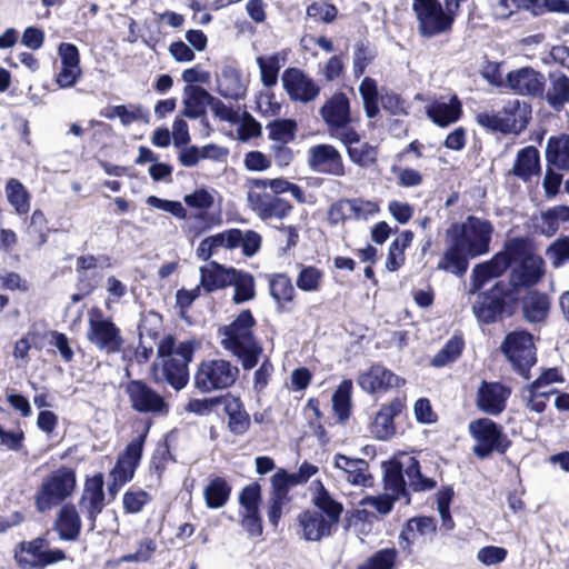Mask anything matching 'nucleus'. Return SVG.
Listing matches in <instances>:
<instances>
[{
    "instance_id": "f8f14e48",
    "label": "nucleus",
    "mask_w": 569,
    "mask_h": 569,
    "mask_svg": "<svg viewBox=\"0 0 569 569\" xmlns=\"http://www.w3.org/2000/svg\"><path fill=\"white\" fill-rule=\"evenodd\" d=\"M319 114L326 123L330 136L339 139L341 132L353 129L351 103L342 91L335 92L319 109Z\"/></svg>"
},
{
    "instance_id": "de8ad7c7",
    "label": "nucleus",
    "mask_w": 569,
    "mask_h": 569,
    "mask_svg": "<svg viewBox=\"0 0 569 569\" xmlns=\"http://www.w3.org/2000/svg\"><path fill=\"white\" fill-rule=\"evenodd\" d=\"M151 426V419L144 420L143 430L126 446L124 450L118 456L119 460H122L123 462H127L128 465L138 469L143 456L144 443Z\"/></svg>"
},
{
    "instance_id": "69168bd1",
    "label": "nucleus",
    "mask_w": 569,
    "mask_h": 569,
    "mask_svg": "<svg viewBox=\"0 0 569 569\" xmlns=\"http://www.w3.org/2000/svg\"><path fill=\"white\" fill-rule=\"evenodd\" d=\"M338 8L329 1H313L307 6V17L317 22L332 23L338 17Z\"/></svg>"
},
{
    "instance_id": "f257e3e1",
    "label": "nucleus",
    "mask_w": 569,
    "mask_h": 569,
    "mask_svg": "<svg viewBox=\"0 0 569 569\" xmlns=\"http://www.w3.org/2000/svg\"><path fill=\"white\" fill-rule=\"evenodd\" d=\"M492 234L491 221L476 216H469L462 223H452L447 230L449 244L437 269L462 277L470 259L489 252Z\"/></svg>"
},
{
    "instance_id": "9b49d317",
    "label": "nucleus",
    "mask_w": 569,
    "mask_h": 569,
    "mask_svg": "<svg viewBox=\"0 0 569 569\" xmlns=\"http://www.w3.org/2000/svg\"><path fill=\"white\" fill-rule=\"evenodd\" d=\"M359 92L362 98L363 109L369 119L376 118L379 112V101L382 108L391 116H406V101L393 91H389L379 97L378 83L371 77H365L359 86Z\"/></svg>"
},
{
    "instance_id": "4c0bfd02",
    "label": "nucleus",
    "mask_w": 569,
    "mask_h": 569,
    "mask_svg": "<svg viewBox=\"0 0 569 569\" xmlns=\"http://www.w3.org/2000/svg\"><path fill=\"white\" fill-rule=\"evenodd\" d=\"M505 121H508L511 128L510 133L519 134L522 132L530 119H531V107L519 100L509 101L500 110Z\"/></svg>"
},
{
    "instance_id": "a211bd4d",
    "label": "nucleus",
    "mask_w": 569,
    "mask_h": 569,
    "mask_svg": "<svg viewBox=\"0 0 569 569\" xmlns=\"http://www.w3.org/2000/svg\"><path fill=\"white\" fill-rule=\"evenodd\" d=\"M339 140L346 147L351 162L368 168L376 164L378 160V148L369 142L360 143L361 137L356 129L347 130L339 134Z\"/></svg>"
},
{
    "instance_id": "2eb2a0df",
    "label": "nucleus",
    "mask_w": 569,
    "mask_h": 569,
    "mask_svg": "<svg viewBox=\"0 0 569 569\" xmlns=\"http://www.w3.org/2000/svg\"><path fill=\"white\" fill-rule=\"evenodd\" d=\"M308 166L316 172L342 177L346 174L341 153L332 144L321 143L309 148Z\"/></svg>"
},
{
    "instance_id": "c85d7f7f",
    "label": "nucleus",
    "mask_w": 569,
    "mask_h": 569,
    "mask_svg": "<svg viewBox=\"0 0 569 569\" xmlns=\"http://www.w3.org/2000/svg\"><path fill=\"white\" fill-rule=\"evenodd\" d=\"M421 536L433 535L437 531V521L433 517L418 516L410 518L399 535V545L403 551L411 553L415 532Z\"/></svg>"
},
{
    "instance_id": "ddd939ff",
    "label": "nucleus",
    "mask_w": 569,
    "mask_h": 569,
    "mask_svg": "<svg viewBox=\"0 0 569 569\" xmlns=\"http://www.w3.org/2000/svg\"><path fill=\"white\" fill-rule=\"evenodd\" d=\"M196 342L187 340L179 343L176 356L163 360L162 376L164 381L176 391H180L187 387L190 373L189 363L193 359Z\"/></svg>"
},
{
    "instance_id": "39448f33",
    "label": "nucleus",
    "mask_w": 569,
    "mask_h": 569,
    "mask_svg": "<svg viewBox=\"0 0 569 569\" xmlns=\"http://www.w3.org/2000/svg\"><path fill=\"white\" fill-rule=\"evenodd\" d=\"M468 429L475 441L472 453L478 459H487L493 453L503 456L512 446L503 427L490 418L475 419Z\"/></svg>"
},
{
    "instance_id": "cd10ccee",
    "label": "nucleus",
    "mask_w": 569,
    "mask_h": 569,
    "mask_svg": "<svg viewBox=\"0 0 569 569\" xmlns=\"http://www.w3.org/2000/svg\"><path fill=\"white\" fill-rule=\"evenodd\" d=\"M426 114L435 124L446 128L460 120L463 114L462 103L457 96H453L448 103L432 101L426 107Z\"/></svg>"
},
{
    "instance_id": "f704fd0d",
    "label": "nucleus",
    "mask_w": 569,
    "mask_h": 569,
    "mask_svg": "<svg viewBox=\"0 0 569 569\" xmlns=\"http://www.w3.org/2000/svg\"><path fill=\"white\" fill-rule=\"evenodd\" d=\"M550 86L545 90L543 98L555 110H560L569 103V77L561 72L549 73Z\"/></svg>"
},
{
    "instance_id": "f03ea898",
    "label": "nucleus",
    "mask_w": 569,
    "mask_h": 569,
    "mask_svg": "<svg viewBox=\"0 0 569 569\" xmlns=\"http://www.w3.org/2000/svg\"><path fill=\"white\" fill-rule=\"evenodd\" d=\"M256 326L252 311L243 309L229 325L218 329L220 345L240 361L244 370L253 369L263 352V347L254 333Z\"/></svg>"
},
{
    "instance_id": "7ed1b4c3",
    "label": "nucleus",
    "mask_w": 569,
    "mask_h": 569,
    "mask_svg": "<svg viewBox=\"0 0 569 569\" xmlns=\"http://www.w3.org/2000/svg\"><path fill=\"white\" fill-rule=\"evenodd\" d=\"M520 303L516 286L498 280L491 288L478 291L472 312L481 325H493L516 315Z\"/></svg>"
},
{
    "instance_id": "0eeeda50",
    "label": "nucleus",
    "mask_w": 569,
    "mask_h": 569,
    "mask_svg": "<svg viewBox=\"0 0 569 569\" xmlns=\"http://www.w3.org/2000/svg\"><path fill=\"white\" fill-rule=\"evenodd\" d=\"M412 11L421 38L431 39L452 32L456 19L440 0H412Z\"/></svg>"
},
{
    "instance_id": "20e7f679",
    "label": "nucleus",
    "mask_w": 569,
    "mask_h": 569,
    "mask_svg": "<svg viewBox=\"0 0 569 569\" xmlns=\"http://www.w3.org/2000/svg\"><path fill=\"white\" fill-rule=\"evenodd\" d=\"M77 473L71 467L61 466L48 473L34 495V507L46 512L64 502L74 492Z\"/></svg>"
},
{
    "instance_id": "c9c22d12",
    "label": "nucleus",
    "mask_w": 569,
    "mask_h": 569,
    "mask_svg": "<svg viewBox=\"0 0 569 569\" xmlns=\"http://www.w3.org/2000/svg\"><path fill=\"white\" fill-rule=\"evenodd\" d=\"M184 108L181 111V116L189 119H198L204 116L206 107L209 106L211 93L200 86H187L184 88Z\"/></svg>"
},
{
    "instance_id": "bb28decb",
    "label": "nucleus",
    "mask_w": 569,
    "mask_h": 569,
    "mask_svg": "<svg viewBox=\"0 0 569 569\" xmlns=\"http://www.w3.org/2000/svg\"><path fill=\"white\" fill-rule=\"evenodd\" d=\"M53 527L61 540L76 541L79 539L82 522L73 503H64L60 508Z\"/></svg>"
},
{
    "instance_id": "b1692460",
    "label": "nucleus",
    "mask_w": 569,
    "mask_h": 569,
    "mask_svg": "<svg viewBox=\"0 0 569 569\" xmlns=\"http://www.w3.org/2000/svg\"><path fill=\"white\" fill-rule=\"evenodd\" d=\"M234 267H227L218 261H210L200 267V287L207 293H211L231 286Z\"/></svg>"
},
{
    "instance_id": "13d9d810",
    "label": "nucleus",
    "mask_w": 569,
    "mask_h": 569,
    "mask_svg": "<svg viewBox=\"0 0 569 569\" xmlns=\"http://www.w3.org/2000/svg\"><path fill=\"white\" fill-rule=\"evenodd\" d=\"M152 501V496L141 488H130L122 497V508L126 515H136Z\"/></svg>"
},
{
    "instance_id": "c03bdc74",
    "label": "nucleus",
    "mask_w": 569,
    "mask_h": 569,
    "mask_svg": "<svg viewBox=\"0 0 569 569\" xmlns=\"http://www.w3.org/2000/svg\"><path fill=\"white\" fill-rule=\"evenodd\" d=\"M231 286L234 288L233 303L239 305L254 299L256 281L250 272L236 268L231 278Z\"/></svg>"
},
{
    "instance_id": "423d86ee",
    "label": "nucleus",
    "mask_w": 569,
    "mask_h": 569,
    "mask_svg": "<svg viewBox=\"0 0 569 569\" xmlns=\"http://www.w3.org/2000/svg\"><path fill=\"white\" fill-rule=\"evenodd\" d=\"M240 370L226 359H204L193 373V387L200 393H211L231 388Z\"/></svg>"
},
{
    "instance_id": "8fccbe9b",
    "label": "nucleus",
    "mask_w": 569,
    "mask_h": 569,
    "mask_svg": "<svg viewBox=\"0 0 569 569\" xmlns=\"http://www.w3.org/2000/svg\"><path fill=\"white\" fill-rule=\"evenodd\" d=\"M405 473L409 480V488L413 492L431 491L437 487V481L426 477L421 472V466L416 457H409L405 465Z\"/></svg>"
},
{
    "instance_id": "0e129e2a",
    "label": "nucleus",
    "mask_w": 569,
    "mask_h": 569,
    "mask_svg": "<svg viewBox=\"0 0 569 569\" xmlns=\"http://www.w3.org/2000/svg\"><path fill=\"white\" fill-rule=\"evenodd\" d=\"M231 239L227 236V230L204 238L196 250L197 257L202 261L210 260L218 248L224 247L228 249V243L233 242Z\"/></svg>"
},
{
    "instance_id": "58836bf2",
    "label": "nucleus",
    "mask_w": 569,
    "mask_h": 569,
    "mask_svg": "<svg viewBox=\"0 0 569 569\" xmlns=\"http://www.w3.org/2000/svg\"><path fill=\"white\" fill-rule=\"evenodd\" d=\"M550 310V300L545 292L532 291L522 303V313L526 321L539 323L547 319Z\"/></svg>"
},
{
    "instance_id": "393cba45",
    "label": "nucleus",
    "mask_w": 569,
    "mask_h": 569,
    "mask_svg": "<svg viewBox=\"0 0 569 569\" xmlns=\"http://www.w3.org/2000/svg\"><path fill=\"white\" fill-rule=\"evenodd\" d=\"M501 253L496 252L489 260L477 263L471 273V292L480 291L491 279L501 277L508 269V262Z\"/></svg>"
},
{
    "instance_id": "338daca9",
    "label": "nucleus",
    "mask_w": 569,
    "mask_h": 569,
    "mask_svg": "<svg viewBox=\"0 0 569 569\" xmlns=\"http://www.w3.org/2000/svg\"><path fill=\"white\" fill-rule=\"evenodd\" d=\"M323 276V271L315 266L302 267L298 273L296 284L302 291H318L321 287Z\"/></svg>"
},
{
    "instance_id": "7c9ffc66",
    "label": "nucleus",
    "mask_w": 569,
    "mask_h": 569,
    "mask_svg": "<svg viewBox=\"0 0 569 569\" xmlns=\"http://www.w3.org/2000/svg\"><path fill=\"white\" fill-rule=\"evenodd\" d=\"M335 467L341 469L347 475V481L353 486H368L371 480V475L368 472L369 465L365 459L337 453Z\"/></svg>"
},
{
    "instance_id": "5fc2aeb1",
    "label": "nucleus",
    "mask_w": 569,
    "mask_h": 569,
    "mask_svg": "<svg viewBox=\"0 0 569 569\" xmlns=\"http://www.w3.org/2000/svg\"><path fill=\"white\" fill-rule=\"evenodd\" d=\"M269 139L276 143H289L295 140L297 122L293 119H276L267 124Z\"/></svg>"
},
{
    "instance_id": "e433bc0d",
    "label": "nucleus",
    "mask_w": 569,
    "mask_h": 569,
    "mask_svg": "<svg viewBox=\"0 0 569 569\" xmlns=\"http://www.w3.org/2000/svg\"><path fill=\"white\" fill-rule=\"evenodd\" d=\"M232 492V486L224 477L216 476L211 478L203 489V498L209 509H220L224 507Z\"/></svg>"
},
{
    "instance_id": "e2e57ef3",
    "label": "nucleus",
    "mask_w": 569,
    "mask_h": 569,
    "mask_svg": "<svg viewBox=\"0 0 569 569\" xmlns=\"http://www.w3.org/2000/svg\"><path fill=\"white\" fill-rule=\"evenodd\" d=\"M290 501V496H287L271 487L267 502V517L273 529L278 528L283 515V508L289 505Z\"/></svg>"
},
{
    "instance_id": "a18cd8bd",
    "label": "nucleus",
    "mask_w": 569,
    "mask_h": 569,
    "mask_svg": "<svg viewBox=\"0 0 569 569\" xmlns=\"http://www.w3.org/2000/svg\"><path fill=\"white\" fill-rule=\"evenodd\" d=\"M269 291L280 309H283L286 303L292 302L296 295L291 279L286 273L270 276Z\"/></svg>"
},
{
    "instance_id": "a19ab883",
    "label": "nucleus",
    "mask_w": 569,
    "mask_h": 569,
    "mask_svg": "<svg viewBox=\"0 0 569 569\" xmlns=\"http://www.w3.org/2000/svg\"><path fill=\"white\" fill-rule=\"evenodd\" d=\"M352 390V380L343 379L332 395V410L340 422L347 421L351 416Z\"/></svg>"
},
{
    "instance_id": "bf43d9fd",
    "label": "nucleus",
    "mask_w": 569,
    "mask_h": 569,
    "mask_svg": "<svg viewBox=\"0 0 569 569\" xmlns=\"http://www.w3.org/2000/svg\"><path fill=\"white\" fill-rule=\"evenodd\" d=\"M376 58L377 52L370 47L368 42L358 41L355 44L353 51V77L358 79L363 76L367 68L375 61Z\"/></svg>"
},
{
    "instance_id": "603ef678",
    "label": "nucleus",
    "mask_w": 569,
    "mask_h": 569,
    "mask_svg": "<svg viewBox=\"0 0 569 569\" xmlns=\"http://www.w3.org/2000/svg\"><path fill=\"white\" fill-rule=\"evenodd\" d=\"M6 193L9 203L18 214H26L30 210V193L22 182L11 178L6 183Z\"/></svg>"
},
{
    "instance_id": "774afa93",
    "label": "nucleus",
    "mask_w": 569,
    "mask_h": 569,
    "mask_svg": "<svg viewBox=\"0 0 569 569\" xmlns=\"http://www.w3.org/2000/svg\"><path fill=\"white\" fill-rule=\"evenodd\" d=\"M262 499V489L258 481L244 486L239 493V505L242 511H258Z\"/></svg>"
},
{
    "instance_id": "412c9836",
    "label": "nucleus",
    "mask_w": 569,
    "mask_h": 569,
    "mask_svg": "<svg viewBox=\"0 0 569 569\" xmlns=\"http://www.w3.org/2000/svg\"><path fill=\"white\" fill-rule=\"evenodd\" d=\"M545 274V262L540 256L529 254L519 263L518 268L511 271L510 284L517 290L521 287L530 288L536 286Z\"/></svg>"
},
{
    "instance_id": "5701e85b",
    "label": "nucleus",
    "mask_w": 569,
    "mask_h": 569,
    "mask_svg": "<svg viewBox=\"0 0 569 569\" xmlns=\"http://www.w3.org/2000/svg\"><path fill=\"white\" fill-rule=\"evenodd\" d=\"M297 520L301 528V537L307 541H320L331 536L335 527L317 510H303L298 515Z\"/></svg>"
},
{
    "instance_id": "9d476101",
    "label": "nucleus",
    "mask_w": 569,
    "mask_h": 569,
    "mask_svg": "<svg viewBox=\"0 0 569 569\" xmlns=\"http://www.w3.org/2000/svg\"><path fill=\"white\" fill-rule=\"evenodd\" d=\"M500 350L512 369L523 379L530 378V369L537 362V348L533 336L525 330H513L505 336Z\"/></svg>"
},
{
    "instance_id": "4468645a",
    "label": "nucleus",
    "mask_w": 569,
    "mask_h": 569,
    "mask_svg": "<svg viewBox=\"0 0 569 569\" xmlns=\"http://www.w3.org/2000/svg\"><path fill=\"white\" fill-rule=\"evenodd\" d=\"M505 86L516 94L542 99L546 78L532 67H521L507 73Z\"/></svg>"
},
{
    "instance_id": "2f4dec72",
    "label": "nucleus",
    "mask_w": 569,
    "mask_h": 569,
    "mask_svg": "<svg viewBox=\"0 0 569 569\" xmlns=\"http://www.w3.org/2000/svg\"><path fill=\"white\" fill-rule=\"evenodd\" d=\"M545 156L549 167L569 171V134L559 133L549 137Z\"/></svg>"
},
{
    "instance_id": "79ce46f5",
    "label": "nucleus",
    "mask_w": 569,
    "mask_h": 569,
    "mask_svg": "<svg viewBox=\"0 0 569 569\" xmlns=\"http://www.w3.org/2000/svg\"><path fill=\"white\" fill-rule=\"evenodd\" d=\"M217 91L226 99H242L246 96L247 88L241 81V73L236 69L223 70L217 81Z\"/></svg>"
},
{
    "instance_id": "aec40b11",
    "label": "nucleus",
    "mask_w": 569,
    "mask_h": 569,
    "mask_svg": "<svg viewBox=\"0 0 569 569\" xmlns=\"http://www.w3.org/2000/svg\"><path fill=\"white\" fill-rule=\"evenodd\" d=\"M507 389L500 382L482 381L477 392V407L489 415H499L506 408Z\"/></svg>"
},
{
    "instance_id": "4d7b16f0",
    "label": "nucleus",
    "mask_w": 569,
    "mask_h": 569,
    "mask_svg": "<svg viewBox=\"0 0 569 569\" xmlns=\"http://www.w3.org/2000/svg\"><path fill=\"white\" fill-rule=\"evenodd\" d=\"M303 411L305 413H307L308 411L312 412V417L308 418V427L320 442H327L328 433L322 422L325 416L320 409L319 399L315 397L309 398L303 408Z\"/></svg>"
},
{
    "instance_id": "680f3d73",
    "label": "nucleus",
    "mask_w": 569,
    "mask_h": 569,
    "mask_svg": "<svg viewBox=\"0 0 569 569\" xmlns=\"http://www.w3.org/2000/svg\"><path fill=\"white\" fill-rule=\"evenodd\" d=\"M257 63L260 69L261 82L264 87L271 88L278 82V74L281 69L279 53L269 57H258Z\"/></svg>"
},
{
    "instance_id": "49530a36",
    "label": "nucleus",
    "mask_w": 569,
    "mask_h": 569,
    "mask_svg": "<svg viewBox=\"0 0 569 569\" xmlns=\"http://www.w3.org/2000/svg\"><path fill=\"white\" fill-rule=\"evenodd\" d=\"M173 462H176V457L171 452L170 443L168 439H163L157 442L152 451L148 469L150 475H156L157 479L160 481L169 463Z\"/></svg>"
},
{
    "instance_id": "6e6552de",
    "label": "nucleus",
    "mask_w": 569,
    "mask_h": 569,
    "mask_svg": "<svg viewBox=\"0 0 569 569\" xmlns=\"http://www.w3.org/2000/svg\"><path fill=\"white\" fill-rule=\"evenodd\" d=\"M87 339L98 350L107 355L119 353L124 345L121 329L111 317L106 316L97 306L88 310Z\"/></svg>"
},
{
    "instance_id": "09e8293b",
    "label": "nucleus",
    "mask_w": 569,
    "mask_h": 569,
    "mask_svg": "<svg viewBox=\"0 0 569 569\" xmlns=\"http://www.w3.org/2000/svg\"><path fill=\"white\" fill-rule=\"evenodd\" d=\"M79 507L86 515L87 519L90 521V529L93 530L96 528L98 516L106 507L104 492L83 489L79 499Z\"/></svg>"
},
{
    "instance_id": "864d4df0",
    "label": "nucleus",
    "mask_w": 569,
    "mask_h": 569,
    "mask_svg": "<svg viewBox=\"0 0 569 569\" xmlns=\"http://www.w3.org/2000/svg\"><path fill=\"white\" fill-rule=\"evenodd\" d=\"M465 341L460 336L451 337L445 346L433 356L431 365L436 368L445 367L456 361L462 353Z\"/></svg>"
},
{
    "instance_id": "4be33fe9",
    "label": "nucleus",
    "mask_w": 569,
    "mask_h": 569,
    "mask_svg": "<svg viewBox=\"0 0 569 569\" xmlns=\"http://www.w3.org/2000/svg\"><path fill=\"white\" fill-rule=\"evenodd\" d=\"M253 210L263 220L270 218L283 219L290 214L293 206L286 199L269 193H249Z\"/></svg>"
},
{
    "instance_id": "6ab92c4d",
    "label": "nucleus",
    "mask_w": 569,
    "mask_h": 569,
    "mask_svg": "<svg viewBox=\"0 0 569 569\" xmlns=\"http://www.w3.org/2000/svg\"><path fill=\"white\" fill-rule=\"evenodd\" d=\"M406 409L405 399L393 398L380 407L371 425V431L379 440H389L396 435L395 418Z\"/></svg>"
},
{
    "instance_id": "dca6fc26",
    "label": "nucleus",
    "mask_w": 569,
    "mask_h": 569,
    "mask_svg": "<svg viewBox=\"0 0 569 569\" xmlns=\"http://www.w3.org/2000/svg\"><path fill=\"white\" fill-rule=\"evenodd\" d=\"M359 387L369 395L386 393L398 388L405 380L381 363H373L357 377Z\"/></svg>"
},
{
    "instance_id": "1a4fd4ad",
    "label": "nucleus",
    "mask_w": 569,
    "mask_h": 569,
    "mask_svg": "<svg viewBox=\"0 0 569 569\" xmlns=\"http://www.w3.org/2000/svg\"><path fill=\"white\" fill-rule=\"evenodd\" d=\"M121 387L133 412L152 417L169 415V401L144 379H130Z\"/></svg>"
},
{
    "instance_id": "37998d69",
    "label": "nucleus",
    "mask_w": 569,
    "mask_h": 569,
    "mask_svg": "<svg viewBox=\"0 0 569 569\" xmlns=\"http://www.w3.org/2000/svg\"><path fill=\"white\" fill-rule=\"evenodd\" d=\"M318 483L319 489L312 502L330 523L337 526L343 512V506L331 497L321 481H318Z\"/></svg>"
},
{
    "instance_id": "052dcab7",
    "label": "nucleus",
    "mask_w": 569,
    "mask_h": 569,
    "mask_svg": "<svg viewBox=\"0 0 569 569\" xmlns=\"http://www.w3.org/2000/svg\"><path fill=\"white\" fill-rule=\"evenodd\" d=\"M398 561L396 548H383L372 553L357 569H393Z\"/></svg>"
},
{
    "instance_id": "473e14b6",
    "label": "nucleus",
    "mask_w": 569,
    "mask_h": 569,
    "mask_svg": "<svg viewBox=\"0 0 569 569\" xmlns=\"http://www.w3.org/2000/svg\"><path fill=\"white\" fill-rule=\"evenodd\" d=\"M540 172V154L536 147L528 146L517 152L512 173L522 181H529Z\"/></svg>"
},
{
    "instance_id": "f3484780",
    "label": "nucleus",
    "mask_w": 569,
    "mask_h": 569,
    "mask_svg": "<svg viewBox=\"0 0 569 569\" xmlns=\"http://www.w3.org/2000/svg\"><path fill=\"white\" fill-rule=\"evenodd\" d=\"M281 80L283 89L292 101L308 103L320 93V87L299 68H287Z\"/></svg>"
},
{
    "instance_id": "3c124183",
    "label": "nucleus",
    "mask_w": 569,
    "mask_h": 569,
    "mask_svg": "<svg viewBox=\"0 0 569 569\" xmlns=\"http://www.w3.org/2000/svg\"><path fill=\"white\" fill-rule=\"evenodd\" d=\"M508 262L510 268L513 263H520L531 254L530 241L526 237H513L505 241L502 250L498 251Z\"/></svg>"
},
{
    "instance_id": "a878e982",
    "label": "nucleus",
    "mask_w": 569,
    "mask_h": 569,
    "mask_svg": "<svg viewBox=\"0 0 569 569\" xmlns=\"http://www.w3.org/2000/svg\"><path fill=\"white\" fill-rule=\"evenodd\" d=\"M49 546L44 537L23 540L13 549V560L19 569H40L41 550Z\"/></svg>"
},
{
    "instance_id": "c756f323",
    "label": "nucleus",
    "mask_w": 569,
    "mask_h": 569,
    "mask_svg": "<svg viewBox=\"0 0 569 569\" xmlns=\"http://www.w3.org/2000/svg\"><path fill=\"white\" fill-rule=\"evenodd\" d=\"M222 405L223 411L228 416L229 431L236 436L244 435L249 430L251 421L241 399L228 393Z\"/></svg>"
},
{
    "instance_id": "6e6d98bb",
    "label": "nucleus",
    "mask_w": 569,
    "mask_h": 569,
    "mask_svg": "<svg viewBox=\"0 0 569 569\" xmlns=\"http://www.w3.org/2000/svg\"><path fill=\"white\" fill-rule=\"evenodd\" d=\"M100 114L107 119L118 117L123 126H129L138 120H143L146 122L149 120V114L143 112L141 106H133L131 110H129L124 104L113 106L102 110Z\"/></svg>"
},
{
    "instance_id": "ea45409f",
    "label": "nucleus",
    "mask_w": 569,
    "mask_h": 569,
    "mask_svg": "<svg viewBox=\"0 0 569 569\" xmlns=\"http://www.w3.org/2000/svg\"><path fill=\"white\" fill-rule=\"evenodd\" d=\"M227 236L231 237L232 243H228V249L233 250L241 248L242 254L246 257L254 256L261 248L262 238L254 230L242 231L238 228L227 230Z\"/></svg>"
},
{
    "instance_id": "72a5a7b5",
    "label": "nucleus",
    "mask_w": 569,
    "mask_h": 569,
    "mask_svg": "<svg viewBox=\"0 0 569 569\" xmlns=\"http://www.w3.org/2000/svg\"><path fill=\"white\" fill-rule=\"evenodd\" d=\"M403 475L406 473L402 462L396 459L388 461L383 470L385 489L400 498H406V502L410 503L411 498Z\"/></svg>"
}]
</instances>
